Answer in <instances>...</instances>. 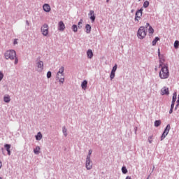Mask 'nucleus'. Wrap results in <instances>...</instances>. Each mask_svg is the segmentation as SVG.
<instances>
[{"label": "nucleus", "mask_w": 179, "mask_h": 179, "mask_svg": "<svg viewBox=\"0 0 179 179\" xmlns=\"http://www.w3.org/2000/svg\"><path fill=\"white\" fill-rule=\"evenodd\" d=\"M169 76V66H167V64H164L159 71V78L160 79H168Z\"/></svg>", "instance_id": "nucleus-1"}, {"label": "nucleus", "mask_w": 179, "mask_h": 179, "mask_svg": "<svg viewBox=\"0 0 179 179\" xmlns=\"http://www.w3.org/2000/svg\"><path fill=\"white\" fill-rule=\"evenodd\" d=\"M146 34H147L146 28H145V27L143 26L140 27L137 32L138 38H139L140 40H143V38L146 37Z\"/></svg>", "instance_id": "nucleus-2"}, {"label": "nucleus", "mask_w": 179, "mask_h": 179, "mask_svg": "<svg viewBox=\"0 0 179 179\" xmlns=\"http://www.w3.org/2000/svg\"><path fill=\"white\" fill-rule=\"evenodd\" d=\"M4 57L6 59H10L11 61H13V59H15V58H16V51L13 50H7L4 54Z\"/></svg>", "instance_id": "nucleus-3"}, {"label": "nucleus", "mask_w": 179, "mask_h": 179, "mask_svg": "<svg viewBox=\"0 0 179 179\" xmlns=\"http://www.w3.org/2000/svg\"><path fill=\"white\" fill-rule=\"evenodd\" d=\"M143 12V8H140L139 10H136L134 17V21L136 22V23H139V21L141 20V19H142Z\"/></svg>", "instance_id": "nucleus-4"}, {"label": "nucleus", "mask_w": 179, "mask_h": 179, "mask_svg": "<svg viewBox=\"0 0 179 179\" xmlns=\"http://www.w3.org/2000/svg\"><path fill=\"white\" fill-rule=\"evenodd\" d=\"M170 129H171V127L170 124H167L161 136V141H163L166 138V136H167V135H169V132H170Z\"/></svg>", "instance_id": "nucleus-5"}, {"label": "nucleus", "mask_w": 179, "mask_h": 179, "mask_svg": "<svg viewBox=\"0 0 179 179\" xmlns=\"http://www.w3.org/2000/svg\"><path fill=\"white\" fill-rule=\"evenodd\" d=\"M48 29H49L48 24H44L42 26V27L41 28V30L42 31L43 36H48V33H49Z\"/></svg>", "instance_id": "nucleus-6"}, {"label": "nucleus", "mask_w": 179, "mask_h": 179, "mask_svg": "<svg viewBox=\"0 0 179 179\" xmlns=\"http://www.w3.org/2000/svg\"><path fill=\"white\" fill-rule=\"evenodd\" d=\"M85 167L87 170H92L93 167V163L92 162L90 158H86Z\"/></svg>", "instance_id": "nucleus-7"}, {"label": "nucleus", "mask_w": 179, "mask_h": 179, "mask_svg": "<svg viewBox=\"0 0 179 179\" xmlns=\"http://www.w3.org/2000/svg\"><path fill=\"white\" fill-rule=\"evenodd\" d=\"M36 66L38 68V72H42L43 69H44V62L43 61H38L36 63Z\"/></svg>", "instance_id": "nucleus-8"}, {"label": "nucleus", "mask_w": 179, "mask_h": 179, "mask_svg": "<svg viewBox=\"0 0 179 179\" xmlns=\"http://www.w3.org/2000/svg\"><path fill=\"white\" fill-rule=\"evenodd\" d=\"M89 16L92 23H94V20H96V15H94V11L90 10L89 13Z\"/></svg>", "instance_id": "nucleus-9"}, {"label": "nucleus", "mask_w": 179, "mask_h": 179, "mask_svg": "<svg viewBox=\"0 0 179 179\" xmlns=\"http://www.w3.org/2000/svg\"><path fill=\"white\" fill-rule=\"evenodd\" d=\"M161 94L162 96H164L165 94L166 96H169L170 94V92L169 91V88H167V87H164L162 90H161Z\"/></svg>", "instance_id": "nucleus-10"}, {"label": "nucleus", "mask_w": 179, "mask_h": 179, "mask_svg": "<svg viewBox=\"0 0 179 179\" xmlns=\"http://www.w3.org/2000/svg\"><path fill=\"white\" fill-rule=\"evenodd\" d=\"M58 30L60 31H64L65 30V24H64V22L60 21L58 23Z\"/></svg>", "instance_id": "nucleus-11"}, {"label": "nucleus", "mask_w": 179, "mask_h": 179, "mask_svg": "<svg viewBox=\"0 0 179 179\" xmlns=\"http://www.w3.org/2000/svg\"><path fill=\"white\" fill-rule=\"evenodd\" d=\"M43 9L44 10V12H50L51 11V6H50V4L48 3H45L43 6Z\"/></svg>", "instance_id": "nucleus-12"}, {"label": "nucleus", "mask_w": 179, "mask_h": 179, "mask_svg": "<svg viewBox=\"0 0 179 179\" xmlns=\"http://www.w3.org/2000/svg\"><path fill=\"white\" fill-rule=\"evenodd\" d=\"M64 66H62L59 69V71L57 72V76L56 77V79H59V73L61 75V76H64Z\"/></svg>", "instance_id": "nucleus-13"}, {"label": "nucleus", "mask_w": 179, "mask_h": 179, "mask_svg": "<svg viewBox=\"0 0 179 179\" xmlns=\"http://www.w3.org/2000/svg\"><path fill=\"white\" fill-rule=\"evenodd\" d=\"M92 31V26H90V24H87L85 25V33H87V34H90V33Z\"/></svg>", "instance_id": "nucleus-14"}, {"label": "nucleus", "mask_w": 179, "mask_h": 179, "mask_svg": "<svg viewBox=\"0 0 179 179\" xmlns=\"http://www.w3.org/2000/svg\"><path fill=\"white\" fill-rule=\"evenodd\" d=\"M87 57L89 59H92V58H93V51L91 49H89L87 51Z\"/></svg>", "instance_id": "nucleus-15"}, {"label": "nucleus", "mask_w": 179, "mask_h": 179, "mask_svg": "<svg viewBox=\"0 0 179 179\" xmlns=\"http://www.w3.org/2000/svg\"><path fill=\"white\" fill-rule=\"evenodd\" d=\"M4 148L7 151L8 156H10V144H5Z\"/></svg>", "instance_id": "nucleus-16"}, {"label": "nucleus", "mask_w": 179, "mask_h": 179, "mask_svg": "<svg viewBox=\"0 0 179 179\" xmlns=\"http://www.w3.org/2000/svg\"><path fill=\"white\" fill-rule=\"evenodd\" d=\"M81 87L84 90H86V87H87V80H85L81 83Z\"/></svg>", "instance_id": "nucleus-17"}, {"label": "nucleus", "mask_w": 179, "mask_h": 179, "mask_svg": "<svg viewBox=\"0 0 179 179\" xmlns=\"http://www.w3.org/2000/svg\"><path fill=\"white\" fill-rule=\"evenodd\" d=\"M3 101L5 103H9L10 101V96L9 95H6L3 97Z\"/></svg>", "instance_id": "nucleus-18"}, {"label": "nucleus", "mask_w": 179, "mask_h": 179, "mask_svg": "<svg viewBox=\"0 0 179 179\" xmlns=\"http://www.w3.org/2000/svg\"><path fill=\"white\" fill-rule=\"evenodd\" d=\"M42 138H43V134H41V132H38L36 136V141H41Z\"/></svg>", "instance_id": "nucleus-19"}, {"label": "nucleus", "mask_w": 179, "mask_h": 179, "mask_svg": "<svg viewBox=\"0 0 179 179\" xmlns=\"http://www.w3.org/2000/svg\"><path fill=\"white\" fill-rule=\"evenodd\" d=\"M40 146H36V148L34 149V153L35 155H40Z\"/></svg>", "instance_id": "nucleus-20"}, {"label": "nucleus", "mask_w": 179, "mask_h": 179, "mask_svg": "<svg viewBox=\"0 0 179 179\" xmlns=\"http://www.w3.org/2000/svg\"><path fill=\"white\" fill-rule=\"evenodd\" d=\"M160 41V38H159L158 36L155 37L152 42V45L153 46L156 45V44L157 43V41Z\"/></svg>", "instance_id": "nucleus-21"}, {"label": "nucleus", "mask_w": 179, "mask_h": 179, "mask_svg": "<svg viewBox=\"0 0 179 179\" xmlns=\"http://www.w3.org/2000/svg\"><path fill=\"white\" fill-rule=\"evenodd\" d=\"M176 100H177V92H174L173 94L171 103H176Z\"/></svg>", "instance_id": "nucleus-22"}, {"label": "nucleus", "mask_w": 179, "mask_h": 179, "mask_svg": "<svg viewBox=\"0 0 179 179\" xmlns=\"http://www.w3.org/2000/svg\"><path fill=\"white\" fill-rule=\"evenodd\" d=\"M71 29L73 30V31L74 33L78 32V25H76V24H73L72 27H71Z\"/></svg>", "instance_id": "nucleus-23"}, {"label": "nucleus", "mask_w": 179, "mask_h": 179, "mask_svg": "<svg viewBox=\"0 0 179 179\" xmlns=\"http://www.w3.org/2000/svg\"><path fill=\"white\" fill-rule=\"evenodd\" d=\"M62 132H63L64 136H68V132H67L66 127H62Z\"/></svg>", "instance_id": "nucleus-24"}, {"label": "nucleus", "mask_w": 179, "mask_h": 179, "mask_svg": "<svg viewBox=\"0 0 179 179\" xmlns=\"http://www.w3.org/2000/svg\"><path fill=\"white\" fill-rule=\"evenodd\" d=\"M83 23V20L80 19V21L78 23V29H82V24Z\"/></svg>", "instance_id": "nucleus-25"}, {"label": "nucleus", "mask_w": 179, "mask_h": 179, "mask_svg": "<svg viewBox=\"0 0 179 179\" xmlns=\"http://www.w3.org/2000/svg\"><path fill=\"white\" fill-rule=\"evenodd\" d=\"M122 174H127V173H128V169H127V166L122 167Z\"/></svg>", "instance_id": "nucleus-26"}, {"label": "nucleus", "mask_w": 179, "mask_h": 179, "mask_svg": "<svg viewBox=\"0 0 179 179\" xmlns=\"http://www.w3.org/2000/svg\"><path fill=\"white\" fill-rule=\"evenodd\" d=\"M160 124H162L161 120H155V127L157 128V127H160Z\"/></svg>", "instance_id": "nucleus-27"}, {"label": "nucleus", "mask_w": 179, "mask_h": 179, "mask_svg": "<svg viewBox=\"0 0 179 179\" xmlns=\"http://www.w3.org/2000/svg\"><path fill=\"white\" fill-rule=\"evenodd\" d=\"M148 33L150 34H153V33H155V29H153V27H152V26H150V27L148 28Z\"/></svg>", "instance_id": "nucleus-28"}, {"label": "nucleus", "mask_w": 179, "mask_h": 179, "mask_svg": "<svg viewBox=\"0 0 179 179\" xmlns=\"http://www.w3.org/2000/svg\"><path fill=\"white\" fill-rule=\"evenodd\" d=\"M114 78H115V72L111 71L110 75V80H113V79H114Z\"/></svg>", "instance_id": "nucleus-29"}, {"label": "nucleus", "mask_w": 179, "mask_h": 179, "mask_svg": "<svg viewBox=\"0 0 179 179\" xmlns=\"http://www.w3.org/2000/svg\"><path fill=\"white\" fill-rule=\"evenodd\" d=\"M173 47H174V48H176V50H177V48H178V47H179V41H175L174 44H173Z\"/></svg>", "instance_id": "nucleus-30"}, {"label": "nucleus", "mask_w": 179, "mask_h": 179, "mask_svg": "<svg viewBox=\"0 0 179 179\" xmlns=\"http://www.w3.org/2000/svg\"><path fill=\"white\" fill-rule=\"evenodd\" d=\"M159 64H164V57H163V55L159 56Z\"/></svg>", "instance_id": "nucleus-31"}, {"label": "nucleus", "mask_w": 179, "mask_h": 179, "mask_svg": "<svg viewBox=\"0 0 179 179\" xmlns=\"http://www.w3.org/2000/svg\"><path fill=\"white\" fill-rule=\"evenodd\" d=\"M61 76L62 77L59 79V82L60 83H64V82H65V76Z\"/></svg>", "instance_id": "nucleus-32"}, {"label": "nucleus", "mask_w": 179, "mask_h": 179, "mask_svg": "<svg viewBox=\"0 0 179 179\" xmlns=\"http://www.w3.org/2000/svg\"><path fill=\"white\" fill-rule=\"evenodd\" d=\"M92 153H93V150H89L88 151V155L87 156V159H90L91 156H92Z\"/></svg>", "instance_id": "nucleus-33"}, {"label": "nucleus", "mask_w": 179, "mask_h": 179, "mask_svg": "<svg viewBox=\"0 0 179 179\" xmlns=\"http://www.w3.org/2000/svg\"><path fill=\"white\" fill-rule=\"evenodd\" d=\"M149 143H152L153 142V135H151L148 137V139Z\"/></svg>", "instance_id": "nucleus-34"}, {"label": "nucleus", "mask_w": 179, "mask_h": 179, "mask_svg": "<svg viewBox=\"0 0 179 179\" xmlns=\"http://www.w3.org/2000/svg\"><path fill=\"white\" fill-rule=\"evenodd\" d=\"M148 6H149V1H144L143 8H148Z\"/></svg>", "instance_id": "nucleus-35"}, {"label": "nucleus", "mask_w": 179, "mask_h": 179, "mask_svg": "<svg viewBox=\"0 0 179 179\" xmlns=\"http://www.w3.org/2000/svg\"><path fill=\"white\" fill-rule=\"evenodd\" d=\"M117 64H115V65H114V66L113 67V69H112V70H111V71L112 72H116L117 71Z\"/></svg>", "instance_id": "nucleus-36"}, {"label": "nucleus", "mask_w": 179, "mask_h": 179, "mask_svg": "<svg viewBox=\"0 0 179 179\" xmlns=\"http://www.w3.org/2000/svg\"><path fill=\"white\" fill-rule=\"evenodd\" d=\"M51 76H52L51 71H48V73H47L48 79H50V78H51Z\"/></svg>", "instance_id": "nucleus-37"}, {"label": "nucleus", "mask_w": 179, "mask_h": 179, "mask_svg": "<svg viewBox=\"0 0 179 179\" xmlns=\"http://www.w3.org/2000/svg\"><path fill=\"white\" fill-rule=\"evenodd\" d=\"M178 106H179V99H178L176 101V107H175V110H177V108H178Z\"/></svg>", "instance_id": "nucleus-38"}, {"label": "nucleus", "mask_w": 179, "mask_h": 179, "mask_svg": "<svg viewBox=\"0 0 179 179\" xmlns=\"http://www.w3.org/2000/svg\"><path fill=\"white\" fill-rule=\"evenodd\" d=\"M2 79H3V73L0 71V82H1V80H2Z\"/></svg>", "instance_id": "nucleus-39"}, {"label": "nucleus", "mask_w": 179, "mask_h": 179, "mask_svg": "<svg viewBox=\"0 0 179 179\" xmlns=\"http://www.w3.org/2000/svg\"><path fill=\"white\" fill-rule=\"evenodd\" d=\"M14 59H15V62H14L15 65L17 64V62H18L19 60H18L17 57H16V56L14 58Z\"/></svg>", "instance_id": "nucleus-40"}, {"label": "nucleus", "mask_w": 179, "mask_h": 179, "mask_svg": "<svg viewBox=\"0 0 179 179\" xmlns=\"http://www.w3.org/2000/svg\"><path fill=\"white\" fill-rule=\"evenodd\" d=\"M176 104V103L171 102V108L174 110V105Z\"/></svg>", "instance_id": "nucleus-41"}, {"label": "nucleus", "mask_w": 179, "mask_h": 179, "mask_svg": "<svg viewBox=\"0 0 179 179\" xmlns=\"http://www.w3.org/2000/svg\"><path fill=\"white\" fill-rule=\"evenodd\" d=\"M145 27L146 29H148V27H150V24H149V22H147L146 24H145Z\"/></svg>", "instance_id": "nucleus-42"}, {"label": "nucleus", "mask_w": 179, "mask_h": 179, "mask_svg": "<svg viewBox=\"0 0 179 179\" xmlns=\"http://www.w3.org/2000/svg\"><path fill=\"white\" fill-rule=\"evenodd\" d=\"M162 55L160 54V48L158 49V57H162Z\"/></svg>", "instance_id": "nucleus-43"}, {"label": "nucleus", "mask_w": 179, "mask_h": 179, "mask_svg": "<svg viewBox=\"0 0 179 179\" xmlns=\"http://www.w3.org/2000/svg\"><path fill=\"white\" fill-rule=\"evenodd\" d=\"M14 45H16L17 44V39H15L13 42Z\"/></svg>", "instance_id": "nucleus-44"}, {"label": "nucleus", "mask_w": 179, "mask_h": 179, "mask_svg": "<svg viewBox=\"0 0 179 179\" xmlns=\"http://www.w3.org/2000/svg\"><path fill=\"white\" fill-rule=\"evenodd\" d=\"M26 24L27 26H30V22H29V20H26Z\"/></svg>", "instance_id": "nucleus-45"}, {"label": "nucleus", "mask_w": 179, "mask_h": 179, "mask_svg": "<svg viewBox=\"0 0 179 179\" xmlns=\"http://www.w3.org/2000/svg\"><path fill=\"white\" fill-rule=\"evenodd\" d=\"M162 66H163V63H159V68H162Z\"/></svg>", "instance_id": "nucleus-46"}, {"label": "nucleus", "mask_w": 179, "mask_h": 179, "mask_svg": "<svg viewBox=\"0 0 179 179\" xmlns=\"http://www.w3.org/2000/svg\"><path fill=\"white\" fill-rule=\"evenodd\" d=\"M173 109H171V108L170 109V110H169V114H173Z\"/></svg>", "instance_id": "nucleus-47"}, {"label": "nucleus", "mask_w": 179, "mask_h": 179, "mask_svg": "<svg viewBox=\"0 0 179 179\" xmlns=\"http://www.w3.org/2000/svg\"><path fill=\"white\" fill-rule=\"evenodd\" d=\"M134 131H135V134H136V131H138V127H136L134 128Z\"/></svg>", "instance_id": "nucleus-48"}, {"label": "nucleus", "mask_w": 179, "mask_h": 179, "mask_svg": "<svg viewBox=\"0 0 179 179\" xmlns=\"http://www.w3.org/2000/svg\"><path fill=\"white\" fill-rule=\"evenodd\" d=\"M125 179H132V178L131 176H127Z\"/></svg>", "instance_id": "nucleus-49"}, {"label": "nucleus", "mask_w": 179, "mask_h": 179, "mask_svg": "<svg viewBox=\"0 0 179 179\" xmlns=\"http://www.w3.org/2000/svg\"><path fill=\"white\" fill-rule=\"evenodd\" d=\"M153 171H155V166H153V167H152V172L153 173Z\"/></svg>", "instance_id": "nucleus-50"}, {"label": "nucleus", "mask_w": 179, "mask_h": 179, "mask_svg": "<svg viewBox=\"0 0 179 179\" xmlns=\"http://www.w3.org/2000/svg\"><path fill=\"white\" fill-rule=\"evenodd\" d=\"M2 167V162L0 161V169Z\"/></svg>", "instance_id": "nucleus-51"}, {"label": "nucleus", "mask_w": 179, "mask_h": 179, "mask_svg": "<svg viewBox=\"0 0 179 179\" xmlns=\"http://www.w3.org/2000/svg\"><path fill=\"white\" fill-rule=\"evenodd\" d=\"M155 71H157V66H155Z\"/></svg>", "instance_id": "nucleus-52"}, {"label": "nucleus", "mask_w": 179, "mask_h": 179, "mask_svg": "<svg viewBox=\"0 0 179 179\" xmlns=\"http://www.w3.org/2000/svg\"><path fill=\"white\" fill-rule=\"evenodd\" d=\"M134 10H131V13H134Z\"/></svg>", "instance_id": "nucleus-53"}, {"label": "nucleus", "mask_w": 179, "mask_h": 179, "mask_svg": "<svg viewBox=\"0 0 179 179\" xmlns=\"http://www.w3.org/2000/svg\"><path fill=\"white\" fill-rule=\"evenodd\" d=\"M110 2V0H106V3H108Z\"/></svg>", "instance_id": "nucleus-54"}, {"label": "nucleus", "mask_w": 179, "mask_h": 179, "mask_svg": "<svg viewBox=\"0 0 179 179\" xmlns=\"http://www.w3.org/2000/svg\"><path fill=\"white\" fill-rule=\"evenodd\" d=\"M150 176H148V178H147V179H149V178H150Z\"/></svg>", "instance_id": "nucleus-55"}, {"label": "nucleus", "mask_w": 179, "mask_h": 179, "mask_svg": "<svg viewBox=\"0 0 179 179\" xmlns=\"http://www.w3.org/2000/svg\"><path fill=\"white\" fill-rule=\"evenodd\" d=\"M178 100H179V95L178 96Z\"/></svg>", "instance_id": "nucleus-56"}, {"label": "nucleus", "mask_w": 179, "mask_h": 179, "mask_svg": "<svg viewBox=\"0 0 179 179\" xmlns=\"http://www.w3.org/2000/svg\"><path fill=\"white\" fill-rule=\"evenodd\" d=\"M0 179H2V178L0 177Z\"/></svg>", "instance_id": "nucleus-57"}, {"label": "nucleus", "mask_w": 179, "mask_h": 179, "mask_svg": "<svg viewBox=\"0 0 179 179\" xmlns=\"http://www.w3.org/2000/svg\"><path fill=\"white\" fill-rule=\"evenodd\" d=\"M138 1H141V0H138Z\"/></svg>", "instance_id": "nucleus-58"}]
</instances>
